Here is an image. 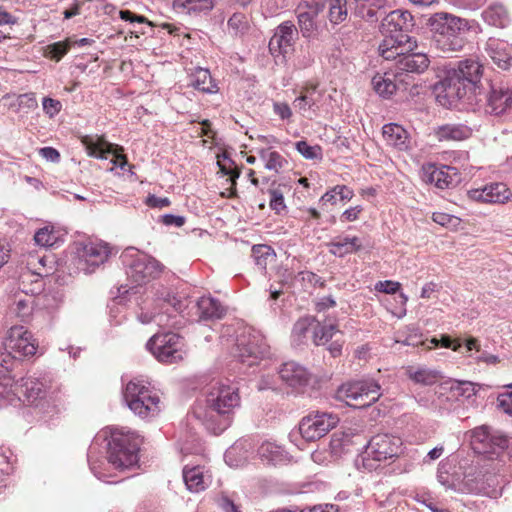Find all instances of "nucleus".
Here are the masks:
<instances>
[{"mask_svg":"<svg viewBox=\"0 0 512 512\" xmlns=\"http://www.w3.org/2000/svg\"><path fill=\"white\" fill-rule=\"evenodd\" d=\"M512 109V88L491 87L487 98V111L499 116Z\"/></svg>","mask_w":512,"mask_h":512,"instance_id":"obj_24","label":"nucleus"},{"mask_svg":"<svg viewBox=\"0 0 512 512\" xmlns=\"http://www.w3.org/2000/svg\"><path fill=\"white\" fill-rule=\"evenodd\" d=\"M483 20L494 27L504 28L509 22V13L502 4H492L482 12Z\"/></svg>","mask_w":512,"mask_h":512,"instance_id":"obj_32","label":"nucleus"},{"mask_svg":"<svg viewBox=\"0 0 512 512\" xmlns=\"http://www.w3.org/2000/svg\"><path fill=\"white\" fill-rule=\"evenodd\" d=\"M316 90V86H313L311 88H305L301 95L295 99L294 106L298 108L300 111H306L307 109H310L314 104L315 100L311 96L312 93Z\"/></svg>","mask_w":512,"mask_h":512,"instance_id":"obj_48","label":"nucleus"},{"mask_svg":"<svg viewBox=\"0 0 512 512\" xmlns=\"http://www.w3.org/2000/svg\"><path fill=\"white\" fill-rule=\"evenodd\" d=\"M337 334L342 335V332L339 330L336 320L324 323L316 321L311 339L316 346H322L331 342Z\"/></svg>","mask_w":512,"mask_h":512,"instance_id":"obj_30","label":"nucleus"},{"mask_svg":"<svg viewBox=\"0 0 512 512\" xmlns=\"http://www.w3.org/2000/svg\"><path fill=\"white\" fill-rule=\"evenodd\" d=\"M111 253L107 243L88 241L78 249L80 265L87 273H92L97 267L107 261Z\"/></svg>","mask_w":512,"mask_h":512,"instance_id":"obj_20","label":"nucleus"},{"mask_svg":"<svg viewBox=\"0 0 512 512\" xmlns=\"http://www.w3.org/2000/svg\"><path fill=\"white\" fill-rule=\"evenodd\" d=\"M37 245L42 247H53L59 241V232L53 226H44L34 235Z\"/></svg>","mask_w":512,"mask_h":512,"instance_id":"obj_40","label":"nucleus"},{"mask_svg":"<svg viewBox=\"0 0 512 512\" xmlns=\"http://www.w3.org/2000/svg\"><path fill=\"white\" fill-rule=\"evenodd\" d=\"M339 422L336 414L327 412H311L299 423V432L306 441H316L324 437Z\"/></svg>","mask_w":512,"mask_h":512,"instance_id":"obj_12","label":"nucleus"},{"mask_svg":"<svg viewBox=\"0 0 512 512\" xmlns=\"http://www.w3.org/2000/svg\"><path fill=\"white\" fill-rule=\"evenodd\" d=\"M439 141H462L468 139L472 130L464 124H445L435 129Z\"/></svg>","mask_w":512,"mask_h":512,"instance_id":"obj_29","label":"nucleus"},{"mask_svg":"<svg viewBox=\"0 0 512 512\" xmlns=\"http://www.w3.org/2000/svg\"><path fill=\"white\" fill-rule=\"evenodd\" d=\"M295 149L307 160H322L323 149L320 145H310L306 140L295 143Z\"/></svg>","mask_w":512,"mask_h":512,"instance_id":"obj_42","label":"nucleus"},{"mask_svg":"<svg viewBox=\"0 0 512 512\" xmlns=\"http://www.w3.org/2000/svg\"><path fill=\"white\" fill-rule=\"evenodd\" d=\"M382 136L387 146L398 151H408L411 140L408 131L397 123H388L382 127Z\"/></svg>","mask_w":512,"mask_h":512,"instance_id":"obj_23","label":"nucleus"},{"mask_svg":"<svg viewBox=\"0 0 512 512\" xmlns=\"http://www.w3.org/2000/svg\"><path fill=\"white\" fill-rule=\"evenodd\" d=\"M37 341L31 332L23 326H13L8 332L5 340L0 342V379L10 383V370L14 360L20 357H31L36 354Z\"/></svg>","mask_w":512,"mask_h":512,"instance_id":"obj_5","label":"nucleus"},{"mask_svg":"<svg viewBox=\"0 0 512 512\" xmlns=\"http://www.w3.org/2000/svg\"><path fill=\"white\" fill-rule=\"evenodd\" d=\"M407 374L411 380L424 385H432L437 382V374L427 369H413L410 367Z\"/></svg>","mask_w":512,"mask_h":512,"instance_id":"obj_45","label":"nucleus"},{"mask_svg":"<svg viewBox=\"0 0 512 512\" xmlns=\"http://www.w3.org/2000/svg\"><path fill=\"white\" fill-rule=\"evenodd\" d=\"M414 27V18L407 10H394L381 22V32L385 39L379 45L380 56L385 61L395 60V64H429L433 55L419 50V46L408 35Z\"/></svg>","mask_w":512,"mask_h":512,"instance_id":"obj_1","label":"nucleus"},{"mask_svg":"<svg viewBox=\"0 0 512 512\" xmlns=\"http://www.w3.org/2000/svg\"><path fill=\"white\" fill-rule=\"evenodd\" d=\"M163 265L155 258L137 253L130 256L127 261V276L136 285L146 284L160 276L163 271Z\"/></svg>","mask_w":512,"mask_h":512,"instance_id":"obj_11","label":"nucleus"},{"mask_svg":"<svg viewBox=\"0 0 512 512\" xmlns=\"http://www.w3.org/2000/svg\"><path fill=\"white\" fill-rule=\"evenodd\" d=\"M228 29L235 35L244 34L248 29L247 20L244 14L234 13L227 22Z\"/></svg>","mask_w":512,"mask_h":512,"instance_id":"obj_47","label":"nucleus"},{"mask_svg":"<svg viewBox=\"0 0 512 512\" xmlns=\"http://www.w3.org/2000/svg\"><path fill=\"white\" fill-rule=\"evenodd\" d=\"M466 25V20L443 12L429 18L431 48L437 52L436 56L450 57L452 53L463 48L465 40L462 34Z\"/></svg>","mask_w":512,"mask_h":512,"instance_id":"obj_4","label":"nucleus"},{"mask_svg":"<svg viewBox=\"0 0 512 512\" xmlns=\"http://www.w3.org/2000/svg\"><path fill=\"white\" fill-rule=\"evenodd\" d=\"M332 192L336 194L340 201H349L354 196L353 190L346 185H336L332 188Z\"/></svg>","mask_w":512,"mask_h":512,"instance_id":"obj_59","label":"nucleus"},{"mask_svg":"<svg viewBox=\"0 0 512 512\" xmlns=\"http://www.w3.org/2000/svg\"><path fill=\"white\" fill-rule=\"evenodd\" d=\"M329 251L336 256L343 257L346 254L357 252L361 249L362 244L358 237H343L331 241Z\"/></svg>","mask_w":512,"mask_h":512,"instance_id":"obj_33","label":"nucleus"},{"mask_svg":"<svg viewBox=\"0 0 512 512\" xmlns=\"http://www.w3.org/2000/svg\"><path fill=\"white\" fill-rule=\"evenodd\" d=\"M298 29L292 21H285L277 26L274 35L269 41V51L275 57L283 56L294 51V44L298 38Z\"/></svg>","mask_w":512,"mask_h":512,"instance_id":"obj_19","label":"nucleus"},{"mask_svg":"<svg viewBox=\"0 0 512 512\" xmlns=\"http://www.w3.org/2000/svg\"><path fill=\"white\" fill-rule=\"evenodd\" d=\"M362 211H363V208L360 205H357L355 207H350L342 213L341 220L343 222H353L359 218Z\"/></svg>","mask_w":512,"mask_h":512,"instance_id":"obj_60","label":"nucleus"},{"mask_svg":"<svg viewBox=\"0 0 512 512\" xmlns=\"http://www.w3.org/2000/svg\"><path fill=\"white\" fill-rule=\"evenodd\" d=\"M146 346L159 362L165 364L178 363L186 354L184 338L173 332L156 333Z\"/></svg>","mask_w":512,"mask_h":512,"instance_id":"obj_9","label":"nucleus"},{"mask_svg":"<svg viewBox=\"0 0 512 512\" xmlns=\"http://www.w3.org/2000/svg\"><path fill=\"white\" fill-rule=\"evenodd\" d=\"M463 487L468 493L481 494L490 498L501 495V481L497 474L476 471L468 473L463 478Z\"/></svg>","mask_w":512,"mask_h":512,"instance_id":"obj_14","label":"nucleus"},{"mask_svg":"<svg viewBox=\"0 0 512 512\" xmlns=\"http://www.w3.org/2000/svg\"><path fill=\"white\" fill-rule=\"evenodd\" d=\"M316 319L312 316H305L300 318L293 326L292 337L298 344L305 343L309 334L313 335V330L316 325Z\"/></svg>","mask_w":512,"mask_h":512,"instance_id":"obj_37","label":"nucleus"},{"mask_svg":"<svg viewBox=\"0 0 512 512\" xmlns=\"http://www.w3.org/2000/svg\"><path fill=\"white\" fill-rule=\"evenodd\" d=\"M119 16L122 20L129 22L136 28V25L145 24L149 27H153V23L149 21L145 16L135 14L130 10H120Z\"/></svg>","mask_w":512,"mask_h":512,"instance_id":"obj_50","label":"nucleus"},{"mask_svg":"<svg viewBox=\"0 0 512 512\" xmlns=\"http://www.w3.org/2000/svg\"><path fill=\"white\" fill-rule=\"evenodd\" d=\"M15 101H17L18 112L22 110H33L38 106L34 93L18 95V98H15Z\"/></svg>","mask_w":512,"mask_h":512,"instance_id":"obj_52","label":"nucleus"},{"mask_svg":"<svg viewBox=\"0 0 512 512\" xmlns=\"http://www.w3.org/2000/svg\"><path fill=\"white\" fill-rule=\"evenodd\" d=\"M174 7L183 8L188 13L209 11L213 8L212 0H175Z\"/></svg>","mask_w":512,"mask_h":512,"instance_id":"obj_43","label":"nucleus"},{"mask_svg":"<svg viewBox=\"0 0 512 512\" xmlns=\"http://www.w3.org/2000/svg\"><path fill=\"white\" fill-rule=\"evenodd\" d=\"M346 446V441L343 434L334 433L331 436L329 447L331 453L335 456L340 455Z\"/></svg>","mask_w":512,"mask_h":512,"instance_id":"obj_53","label":"nucleus"},{"mask_svg":"<svg viewBox=\"0 0 512 512\" xmlns=\"http://www.w3.org/2000/svg\"><path fill=\"white\" fill-rule=\"evenodd\" d=\"M252 255L256 261V264L261 269H265L267 265V259L273 257V250L267 245H255L252 248Z\"/></svg>","mask_w":512,"mask_h":512,"instance_id":"obj_46","label":"nucleus"},{"mask_svg":"<svg viewBox=\"0 0 512 512\" xmlns=\"http://www.w3.org/2000/svg\"><path fill=\"white\" fill-rule=\"evenodd\" d=\"M257 153L260 159L265 162V168L270 171L279 173L288 164V161L275 150L261 148Z\"/></svg>","mask_w":512,"mask_h":512,"instance_id":"obj_39","label":"nucleus"},{"mask_svg":"<svg viewBox=\"0 0 512 512\" xmlns=\"http://www.w3.org/2000/svg\"><path fill=\"white\" fill-rule=\"evenodd\" d=\"M485 51L495 64H510L512 61V45L496 38H489Z\"/></svg>","mask_w":512,"mask_h":512,"instance_id":"obj_28","label":"nucleus"},{"mask_svg":"<svg viewBox=\"0 0 512 512\" xmlns=\"http://www.w3.org/2000/svg\"><path fill=\"white\" fill-rule=\"evenodd\" d=\"M124 398L128 407L139 417L148 418L160 411V397L143 380L133 379L126 385Z\"/></svg>","mask_w":512,"mask_h":512,"instance_id":"obj_7","label":"nucleus"},{"mask_svg":"<svg viewBox=\"0 0 512 512\" xmlns=\"http://www.w3.org/2000/svg\"><path fill=\"white\" fill-rule=\"evenodd\" d=\"M345 340L343 338V334L340 335L339 338H336L328 343L327 350L330 355L334 358L339 357L342 354V349L344 346Z\"/></svg>","mask_w":512,"mask_h":512,"instance_id":"obj_58","label":"nucleus"},{"mask_svg":"<svg viewBox=\"0 0 512 512\" xmlns=\"http://www.w3.org/2000/svg\"><path fill=\"white\" fill-rule=\"evenodd\" d=\"M483 80L491 81L485 66H457L436 85L437 100L447 108L456 107L459 102L474 105L484 90Z\"/></svg>","mask_w":512,"mask_h":512,"instance_id":"obj_2","label":"nucleus"},{"mask_svg":"<svg viewBox=\"0 0 512 512\" xmlns=\"http://www.w3.org/2000/svg\"><path fill=\"white\" fill-rule=\"evenodd\" d=\"M380 396V385L371 380L349 382L337 390V398L354 408L368 407L375 403Z\"/></svg>","mask_w":512,"mask_h":512,"instance_id":"obj_10","label":"nucleus"},{"mask_svg":"<svg viewBox=\"0 0 512 512\" xmlns=\"http://www.w3.org/2000/svg\"><path fill=\"white\" fill-rule=\"evenodd\" d=\"M197 308L201 319L221 318L225 314L221 303L212 297H201L197 301Z\"/></svg>","mask_w":512,"mask_h":512,"instance_id":"obj_34","label":"nucleus"},{"mask_svg":"<svg viewBox=\"0 0 512 512\" xmlns=\"http://www.w3.org/2000/svg\"><path fill=\"white\" fill-rule=\"evenodd\" d=\"M145 204L151 208H165L170 206L171 201L167 197H157L155 195H149L146 198Z\"/></svg>","mask_w":512,"mask_h":512,"instance_id":"obj_57","label":"nucleus"},{"mask_svg":"<svg viewBox=\"0 0 512 512\" xmlns=\"http://www.w3.org/2000/svg\"><path fill=\"white\" fill-rule=\"evenodd\" d=\"M422 180L439 189H448L460 181V174L456 167L428 163L422 166Z\"/></svg>","mask_w":512,"mask_h":512,"instance_id":"obj_21","label":"nucleus"},{"mask_svg":"<svg viewBox=\"0 0 512 512\" xmlns=\"http://www.w3.org/2000/svg\"><path fill=\"white\" fill-rule=\"evenodd\" d=\"M162 223L165 225H175L177 227H181L185 223V218L182 216H175L172 214H166L162 217Z\"/></svg>","mask_w":512,"mask_h":512,"instance_id":"obj_64","label":"nucleus"},{"mask_svg":"<svg viewBox=\"0 0 512 512\" xmlns=\"http://www.w3.org/2000/svg\"><path fill=\"white\" fill-rule=\"evenodd\" d=\"M194 87L202 92H214L216 84L212 80L210 71L207 68L198 66L195 72Z\"/></svg>","mask_w":512,"mask_h":512,"instance_id":"obj_41","label":"nucleus"},{"mask_svg":"<svg viewBox=\"0 0 512 512\" xmlns=\"http://www.w3.org/2000/svg\"><path fill=\"white\" fill-rule=\"evenodd\" d=\"M6 380L0 379V398L7 400L10 403L22 402L33 404L38 399L44 398L47 390V385L39 378L27 376L15 382L10 376V383H5Z\"/></svg>","mask_w":512,"mask_h":512,"instance_id":"obj_8","label":"nucleus"},{"mask_svg":"<svg viewBox=\"0 0 512 512\" xmlns=\"http://www.w3.org/2000/svg\"><path fill=\"white\" fill-rule=\"evenodd\" d=\"M239 405L240 396L236 386L216 383L208 389L204 404H197L193 412L207 429L219 434L230 426L234 410Z\"/></svg>","mask_w":512,"mask_h":512,"instance_id":"obj_3","label":"nucleus"},{"mask_svg":"<svg viewBox=\"0 0 512 512\" xmlns=\"http://www.w3.org/2000/svg\"><path fill=\"white\" fill-rule=\"evenodd\" d=\"M258 455L260 459L267 464H279L285 461V451L284 449L269 441L263 442L258 448Z\"/></svg>","mask_w":512,"mask_h":512,"instance_id":"obj_35","label":"nucleus"},{"mask_svg":"<svg viewBox=\"0 0 512 512\" xmlns=\"http://www.w3.org/2000/svg\"><path fill=\"white\" fill-rule=\"evenodd\" d=\"M279 375L292 387L306 385L309 381L307 370L294 361L285 362L279 370Z\"/></svg>","mask_w":512,"mask_h":512,"instance_id":"obj_27","label":"nucleus"},{"mask_svg":"<svg viewBox=\"0 0 512 512\" xmlns=\"http://www.w3.org/2000/svg\"><path fill=\"white\" fill-rule=\"evenodd\" d=\"M268 352L264 338L257 333H243L237 338L234 355L242 363L252 366Z\"/></svg>","mask_w":512,"mask_h":512,"instance_id":"obj_13","label":"nucleus"},{"mask_svg":"<svg viewBox=\"0 0 512 512\" xmlns=\"http://www.w3.org/2000/svg\"><path fill=\"white\" fill-rule=\"evenodd\" d=\"M396 76L385 72L383 75L377 74L372 78L374 90L383 97H389L397 90L395 81Z\"/></svg>","mask_w":512,"mask_h":512,"instance_id":"obj_38","label":"nucleus"},{"mask_svg":"<svg viewBox=\"0 0 512 512\" xmlns=\"http://www.w3.org/2000/svg\"><path fill=\"white\" fill-rule=\"evenodd\" d=\"M469 200L482 204H506L512 198V191L503 182H490L467 191Z\"/></svg>","mask_w":512,"mask_h":512,"instance_id":"obj_18","label":"nucleus"},{"mask_svg":"<svg viewBox=\"0 0 512 512\" xmlns=\"http://www.w3.org/2000/svg\"><path fill=\"white\" fill-rule=\"evenodd\" d=\"M88 155L107 159L108 154H113L112 163L124 169L128 165L127 156L124 154V148L117 144L109 143L103 136H84L81 139Z\"/></svg>","mask_w":512,"mask_h":512,"instance_id":"obj_15","label":"nucleus"},{"mask_svg":"<svg viewBox=\"0 0 512 512\" xmlns=\"http://www.w3.org/2000/svg\"><path fill=\"white\" fill-rule=\"evenodd\" d=\"M34 297L28 294H18L15 296L12 305V311L23 322L29 320L33 313Z\"/></svg>","mask_w":512,"mask_h":512,"instance_id":"obj_36","label":"nucleus"},{"mask_svg":"<svg viewBox=\"0 0 512 512\" xmlns=\"http://www.w3.org/2000/svg\"><path fill=\"white\" fill-rule=\"evenodd\" d=\"M94 42L95 41L90 38H81L75 40L72 38H67L64 41H59L47 45L44 48V56L52 61L58 62L62 59L64 55L67 54V52L72 46L77 45L79 47H82L86 45H91Z\"/></svg>","mask_w":512,"mask_h":512,"instance_id":"obj_26","label":"nucleus"},{"mask_svg":"<svg viewBox=\"0 0 512 512\" xmlns=\"http://www.w3.org/2000/svg\"><path fill=\"white\" fill-rule=\"evenodd\" d=\"M142 440L133 431L115 428L108 443V461L115 469H127L138 462V451Z\"/></svg>","mask_w":512,"mask_h":512,"instance_id":"obj_6","label":"nucleus"},{"mask_svg":"<svg viewBox=\"0 0 512 512\" xmlns=\"http://www.w3.org/2000/svg\"><path fill=\"white\" fill-rule=\"evenodd\" d=\"M62 108V104L60 101L45 97L43 99V110L49 117H53L58 114Z\"/></svg>","mask_w":512,"mask_h":512,"instance_id":"obj_56","label":"nucleus"},{"mask_svg":"<svg viewBox=\"0 0 512 512\" xmlns=\"http://www.w3.org/2000/svg\"><path fill=\"white\" fill-rule=\"evenodd\" d=\"M210 477L204 466H185L183 468V479L187 489L191 492L204 491L210 483Z\"/></svg>","mask_w":512,"mask_h":512,"instance_id":"obj_25","label":"nucleus"},{"mask_svg":"<svg viewBox=\"0 0 512 512\" xmlns=\"http://www.w3.org/2000/svg\"><path fill=\"white\" fill-rule=\"evenodd\" d=\"M270 208L274 210L276 213H280L286 208L285 202H284V196L283 192L279 188L270 189Z\"/></svg>","mask_w":512,"mask_h":512,"instance_id":"obj_51","label":"nucleus"},{"mask_svg":"<svg viewBox=\"0 0 512 512\" xmlns=\"http://www.w3.org/2000/svg\"><path fill=\"white\" fill-rule=\"evenodd\" d=\"M217 164L219 166L220 171L228 176V181H230V187L225 191L221 192L222 197L233 198L236 196V180L240 176V169L234 163V161L227 157L223 156L222 159H218Z\"/></svg>","mask_w":512,"mask_h":512,"instance_id":"obj_31","label":"nucleus"},{"mask_svg":"<svg viewBox=\"0 0 512 512\" xmlns=\"http://www.w3.org/2000/svg\"><path fill=\"white\" fill-rule=\"evenodd\" d=\"M321 13V6L310 8L308 4H299L296 9L297 23L302 36L307 39L315 38L317 25L315 18Z\"/></svg>","mask_w":512,"mask_h":512,"instance_id":"obj_22","label":"nucleus"},{"mask_svg":"<svg viewBox=\"0 0 512 512\" xmlns=\"http://www.w3.org/2000/svg\"><path fill=\"white\" fill-rule=\"evenodd\" d=\"M432 220L443 227L453 230L457 229L461 222L460 218L444 212L433 213Z\"/></svg>","mask_w":512,"mask_h":512,"instance_id":"obj_49","label":"nucleus"},{"mask_svg":"<svg viewBox=\"0 0 512 512\" xmlns=\"http://www.w3.org/2000/svg\"><path fill=\"white\" fill-rule=\"evenodd\" d=\"M401 284L392 280L378 281L375 290L386 294H395L399 291Z\"/></svg>","mask_w":512,"mask_h":512,"instance_id":"obj_55","label":"nucleus"},{"mask_svg":"<svg viewBox=\"0 0 512 512\" xmlns=\"http://www.w3.org/2000/svg\"><path fill=\"white\" fill-rule=\"evenodd\" d=\"M329 20L333 24H339L347 18V0H330Z\"/></svg>","mask_w":512,"mask_h":512,"instance_id":"obj_44","label":"nucleus"},{"mask_svg":"<svg viewBox=\"0 0 512 512\" xmlns=\"http://www.w3.org/2000/svg\"><path fill=\"white\" fill-rule=\"evenodd\" d=\"M39 154L48 161L59 162L60 153L53 147H43L39 150Z\"/></svg>","mask_w":512,"mask_h":512,"instance_id":"obj_62","label":"nucleus"},{"mask_svg":"<svg viewBox=\"0 0 512 512\" xmlns=\"http://www.w3.org/2000/svg\"><path fill=\"white\" fill-rule=\"evenodd\" d=\"M274 112L282 119H290L292 116V110L287 103L276 102L273 105Z\"/></svg>","mask_w":512,"mask_h":512,"instance_id":"obj_61","label":"nucleus"},{"mask_svg":"<svg viewBox=\"0 0 512 512\" xmlns=\"http://www.w3.org/2000/svg\"><path fill=\"white\" fill-rule=\"evenodd\" d=\"M219 506L224 512H241L240 507L226 496L219 499Z\"/></svg>","mask_w":512,"mask_h":512,"instance_id":"obj_63","label":"nucleus"},{"mask_svg":"<svg viewBox=\"0 0 512 512\" xmlns=\"http://www.w3.org/2000/svg\"><path fill=\"white\" fill-rule=\"evenodd\" d=\"M401 438L389 434H377L371 438L366 454L376 461H387L398 457L401 453Z\"/></svg>","mask_w":512,"mask_h":512,"instance_id":"obj_17","label":"nucleus"},{"mask_svg":"<svg viewBox=\"0 0 512 512\" xmlns=\"http://www.w3.org/2000/svg\"><path fill=\"white\" fill-rule=\"evenodd\" d=\"M498 406L507 414L512 416V385L509 386V390L499 394Z\"/></svg>","mask_w":512,"mask_h":512,"instance_id":"obj_54","label":"nucleus"},{"mask_svg":"<svg viewBox=\"0 0 512 512\" xmlns=\"http://www.w3.org/2000/svg\"><path fill=\"white\" fill-rule=\"evenodd\" d=\"M470 433V445L477 454H496L508 446L507 437L491 433L488 426L476 427Z\"/></svg>","mask_w":512,"mask_h":512,"instance_id":"obj_16","label":"nucleus"}]
</instances>
